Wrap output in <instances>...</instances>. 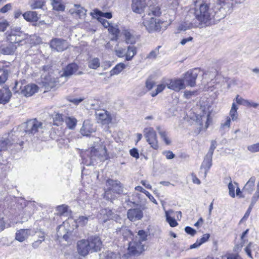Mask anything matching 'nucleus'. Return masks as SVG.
<instances>
[{"mask_svg":"<svg viewBox=\"0 0 259 259\" xmlns=\"http://www.w3.org/2000/svg\"><path fill=\"white\" fill-rule=\"evenodd\" d=\"M188 13L195 22H199V27L202 24L209 25L213 23L214 11L206 4H200L198 8L191 9Z\"/></svg>","mask_w":259,"mask_h":259,"instance_id":"f257e3e1","label":"nucleus"},{"mask_svg":"<svg viewBox=\"0 0 259 259\" xmlns=\"http://www.w3.org/2000/svg\"><path fill=\"white\" fill-rule=\"evenodd\" d=\"M147 239V235L143 230H140L137 236L132 241L128 243L127 254L122 256V258L128 259L129 255L139 254L144 250V246L142 242Z\"/></svg>","mask_w":259,"mask_h":259,"instance_id":"f03ea898","label":"nucleus"},{"mask_svg":"<svg viewBox=\"0 0 259 259\" xmlns=\"http://www.w3.org/2000/svg\"><path fill=\"white\" fill-rule=\"evenodd\" d=\"M107 189L104 192V197L107 200H112L115 198L114 194L122 192V186L121 183L117 180L108 179L106 182Z\"/></svg>","mask_w":259,"mask_h":259,"instance_id":"7ed1b4c3","label":"nucleus"},{"mask_svg":"<svg viewBox=\"0 0 259 259\" xmlns=\"http://www.w3.org/2000/svg\"><path fill=\"white\" fill-rule=\"evenodd\" d=\"M218 2L221 7L218 8L217 11L214 12V18L213 19V23L215 20H219L225 18L228 13H229L232 5L230 0H218Z\"/></svg>","mask_w":259,"mask_h":259,"instance_id":"20e7f679","label":"nucleus"},{"mask_svg":"<svg viewBox=\"0 0 259 259\" xmlns=\"http://www.w3.org/2000/svg\"><path fill=\"white\" fill-rule=\"evenodd\" d=\"M143 23L149 32H152L159 31L162 28L164 22L153 17H147L144 19Z\"/></svg>","mask_w":259,"mask_h":259,"instance_id":"39448f33","label":"nucleus"},{"mask_svg":"<svg viewBox=\"0 0 259 259\" xmlns=\"http://www.w3.org/2000/svg\"><path fill=\"white\" fill-rule=\"evenodd\" d=\"M23 126L26 134L32 135L38 132L40 129L43 128L42 123L36 119L28 120L23 124Z\"/></svg>","mask_w":259,"mask_h":259,"instance_id":"423d86ee","label":"nucleus"},{"mask_svg":"<svg viewBox=\"0 0 259 259\" xmlns=\"http://www.w3.org/2000/svg\"><path fill=\"white\" fill-rule=\"evenodd\" d=\"M90 153L92 163L97 160L104 161L107 158V149L104 146H100L98 148H96L95 147H92Z\"/></svg>","mask_w":259,"mask_h":259,"instance_id":"0eeeda50","label":"nucleus"},{"mask_svg":"<svg viewBox=\"0 0 259 259\" xmlns=\"http://www.w3.org/2000/svg\"><path fill=\"white\" fill-rule=\"evenodd\" d=\"M143 133L147 142L151 147L154 149H157L158 148V141L156 132L153 128L151 127L145 128Z\"/></svg>","mask_w":259,"mask_h":259,"instance_id":"6e6552de","label":"nucleus"},{"mask_svg":"<svg viewBox=\"0 0 259 259\" xmlns=\"http://www.w3.org/2000/svg\"><path fill=\"white\" fill-rule=\"evenodd\" d=\"M7 40L11 44H20L25 41L26 35L24 33L16 30H11L6 33Z\"/></svg>","mask_w":259,"mask_h":259,"instance_id":"1a4fd4ad","label":"nucleus"},{"mask_svg":"<svg viewBox=\"0 0 259 259\" xmlns=\"http://www.w3.org/2000/svg\"><path fill=\"white\" fill-rule=\"evenodd\" d=\"M165 83L168 89L176 92H179L186 87L184 80L180 78L166 79Z\"/></svg>","mask_w":259,"mask_h":259,"instance_id":"9d476101","label":"nucleus"},{"mask_svg":"<svg viewBox=\"0 0 259 259\" xmlns=\"http://www.w3.org/2000/svg\"><path fill=\"white\" fill-rule=\"evenodd\" d=\"M198 70L195 68L187 71L184 75V81L185 80L188 85L191 87L196 85V79L198 76Z\"/></svg>","mask_w":259,"mask_h":259,"instance_id":"9b49d317","label":"nucleus"},{"mask_svg":"<svg viewBox=\"0 0 259 259\" xmlns=\"http://www.w3.org/2000/svg\"><path fill=\"white\" fill-rule=\"evenodd\" d=\"M50 47L58 52H62L68 48V44L64 39L56 38L50 41Z\"/></svg>","mask_w":259,"mask_h":259,"instance_id":"f8f14e48","label":"nucleus"},{"mask_svg":"<svg viewBox=\"0 0 259 259\" xmlns=\"http://www.w3.org/2000/svg\"><path fill=\"white\" fill-rule=\"evenodd\" d=\"M199 27V22L194 21L191 16L188 13L185 18V21L178 26V29L180 31H185L192 27Z\"/></svg>","mask_w":259,"mask_h":259,"instance_id":"ddd939ff","label":"nucleus"},{"mask_svg":"<svg viewBox=\"0 0 259 259\" xmlns=\"http://www.w3.org/2000/svg\"><path fill=\"white\" fill-rule=\"evenodd\" d=\"M69 12L74 17L83 19L86 16L87 10L80 5L75 4Z\"/></svg>","mask_w":259,"mask_h":259,"instance_id":"4468645a","label":"nucleus"},{"mask_svg":"<svg viewBox=\"0 0 259 259\" xmlns=\"http://www.w3.org/2000/svg\"><path fill=\"white\" fill-rule=\"evenodd\" d=\"M98 121L102 124H108L111 122L112 118L110 113L105 110H98L96 112Z\"/></svg>","mask_w":259,"mask_h":259,"instance_id":"2eb2a0df","label":"nucleus"},{"mask_svg":"<svg viewBox=\"0 0 259 259\" xmlns=\"http://www.w3.org/2000/svg\"><path fill=\"white\" fill-rule=\"evenodd\" d=\"M32 233L31 229H20L17 230L15 234V239L20 242H23L26 240L29 236L32 235Z\"/></svg>","mask_w":259,"mask_h":259,"instance_id":"dca6fc26","label":"nucleus"},{"mask_svg":"<svg viewBox=\"0 0 259 259\" xmlns=\"http://www.w3.org/2000/svg\"><path fill=\"white\" fill-rule=\"evenodd\" d=\"M77 250L78 253L82 256H85L91 251L89 241L82 239L77 242Z\"/></svg>","mask_w":259,"mask_h":259,"instance_id":"f3484780","label":"nucleus"},{"mask_svg":"<svg viewBox=\"0 0 259 259\" xmlns=\"http://www.w3.org/2000/svg\"><path fill=\"white\" fill-rule=\"evenodd\" d=\"M87 240L89 241L91 252H97L100 250L102 243L99 237L92 236Z\"/></svg>","mask_w":259,"mask_h":259,"instance_id":"a211bd4d","label":"nucleus"},{"mask_svg":"<svg viewBox=\"0 0 259 259\" xmlns=\"http://www.w3.org/2000/svg\"><path fill=\"white\" fill-rule=\"evenodd\" d=\"M127 218L132 221L141 220L143 216L142 210L139 208L130 209L127 213Z\"/></svg>","mask_w":259,"mask_h":259,"instance_id":"6ab92c4d","label":"nucleus"},{"mask_svg":"<svg viewBox=\"0 0 259 259\" xmlns=\"http://www.w3.org/2000/svg\"><path fill=\"white\" fill-rule=\"evenodd\" d=\"M146 3L144 0H132V9L133 12L141 14L144 12Z\"/></svg>","mask_w":259,"mask_h":259,"instance_id":"aec40b11","label":"nucleus"},{"mask_svg":"<svg viewBox=\"0 0 259 259\" xmlns=\"http://www.w3.org/2000/svg\"><path fill=\"white\" fill-rule=\"evenodd\" d=\"M100 214L103 215V220L104 222H106L108 220L112 219L117 221L118 220L119 217L115 214L112 210L106 208L101 210Z\"/></svg>","mask_w":259,"mask_h":259,"instance_id":"412c9836","label":"nucleus"},{"mask_svg":"<svg viewBox=\"0 0 259 259\" xmlns=\"http://www.w3.org/2000/svg\"><path fill=\"white\" fill-rule=\"evenodd\" d=\"M78 66L75 63H71L64 68L60 74L61 77H69L78 70Z\"/></svg>","mask_w":259,"mask_h":259,"instance_id":"4be33fe9","label":"nucleus"},{"mask_svg":"<svg viewBox=\"0 0 259 259\" xmlns=\"http://www.w3.org/2000/svg\"><path fill=\"white\" fill-rule=\"evenodd\" d=\"M38 87L34 84H28L22 90V94L26 97H30L38 91Z\"/></svg>","mask_w":259,"mask_h":259,"instance_id":"5701e85b","label":"nucleus"},{"mask_svg":"<svg viewBox=\"0 0 259 259\" xmlns=\"http://www.w3.org/2000/svg\"><path fill=\"white\" fill-rule=\"evenodd\" d=\"M12 96L8 88H4L0 90V103L5 104L8 103Z\"/></svg>","mask_w":259,"mask_h":259,"instance_id":"b1692460","label":"nucleus"},{"mask_svg":"<svg viewBox=\"0 0 259 259\" xmlns=\"http://www.w3.org/2000/svg\"><path fill=\"white\" fill-rule=\"evenodd\" d=\"M67 223H63L62 225L59 226L57 228V235L59 237H62L65 240H67L68 238V234L70 232L69 230L66 228V225Z\"/></svg>","mask_w":259,"mask_h":259,"instance_id":"393cba45","label":"nucleus"},{"mask_svg":"<svg viewBox=\"0 0 259 259\" xmlns=\"http://www.w3.org/2000/svg\"><path fill=\"white\" fill-rule=\"evenodd\" d=\"M210 114L207 113L206 114H203L202 115H198L196 116V122L199 123L200 125L202 128L203 122H205V125L204 128L207 129L209 126Z\"/></svg>","mask_w":259,"mask_h":259,"instance_id":"a878e982","label":"nucleus"},{"mask_svg":"<svg viewBox=\"0 0 259 259\" xmlns=\"http://www.w3.org/2000/svg\"><path fill=\"white\" fill-rule=\"evenodd\" d=\"M23 18L28 22H37L39 16L35 11H27L23 14Z\"/></svg>","mask_w":259,"mask_h":259,"instance_id":"bb28decb","label":"nucleus"},{"mask_svg":"<svg viewBox=\"0 0 259 259\" xmlns=\"http://www.w3.org/2000/svg\"><path fill=\"white\" fill-rule=\"evenodd\" d=\"M126 44H134L136 42V37L128 30H124L122 32Z\"/></svg>","mask_w":259,"mask_h":259,"instance_id":"cd10ccee","label":"nucleus"},{"mask_svg":"<svg viewBox=\"0 0 259 259\" xmlns=\"http://www.w3.org/2000/svg\"><path fill=\"white\" fill-rule=\"evenodd\" d=\"M136 54L137 49L135 47L133 46H128L125 51V60H132Z\"/></svg>","mask_w":259,"mask_h":259,"instance_id":"c85d7f7f","label":"nucleus"},{"mask_svg":"<svg viewBox=\"0 0 259 259\" xmlns=\"http://www.w3.org/2000/svg\"><path fill=\"white\" fill-rule=\"evenodd\" d=\"M255 181V178L251 177L243 188V191L246 192L249 194H251L254 190V183Z\"/></svg>","mask_w":259,"mask_h":259,"instance_id":"c756f323","label":"nucleus"},{"mask_svg":"<svg viewBox=\"0 0 259 259\" xmlns=\"http://www.w3.org/2000/svg\"><path fill=\"white\" fill-rule=\"evenodd\" d=\"M117 233L119 235H122L123 238L126 240L132 238L133 236L132 232L126 227H122L117 229Z\"/></svg>","mask_w":259,"mask_h":259,"instance_id":"7c9ffc66","label":"nucleus"},{"mask_svg":"<svg viewBox=\"0 0 259 259\" xmlns=\"http://www.w3.org/2000/svg\"><path fill=\"white\" fill-rule=\"evenodd\" d=\"M212 155L206 154L201 166V168H204L205 173L209 170L212 165Z\"/></svg>","mask_w":259,"mask_h":259,"instance_id":"2f4dec72","label":"nucleus"},{"mask_svg":"<svg viewBox=\"0 0 259 259\" xmlns=\"http://www.w3.org/2000/svg\"><path fill=\"white\" fill-rule=\"evenodd\" d=\"M16 49V47L13 45L8 46H2L0 48V53L4 55L13 54Z\"/></svg>","mask_w":259,"mask_h":259,"instance_id":"473e14b6","label":"nucleus"},{"mask_svg":"<svg viewBox=\"0 0 259 259\" xmlns=\"http://www.w3.org/2000/svg\"><path fill=\"white\" fill-rule=\"evenodd\" d=\"M238 108L236 104L233 103L229 112V117L232 121H237L238 118Z\"/></svg>","mask_w":259,"mask_h":259,"instance_id":"72a5a7b5","label":"nucleus"},{"mask_svg":"<svg viewBox=\"0 0 259 259\" xmlns=\"http://www.w3.org/2000/svg\"><path fill=\"white\" fill-rule=\"evenodd\" d=\"M89 68L92 69H97L100 66V59L97 57L91 58L88 61Z\"/></svg>","mask_w":259,"mask_h":259,"instance_id":"f704fd0d","label":"nucleus"},{"mask_svg":"<svg viewBox=\"0 0 259 259\" xmlns=\"http://www.w3.org/2000/svg\"><path fill=\"white\" fill-rule=\"evenodd\" d=\"M126 65L123 63H120L117 64L111 71L110 75L118 74L124 69L125 68Z\"/></svg>","mask_w":259,"mask_h":259,"instance_id":"c9c22d12","label":"nucleus"},{"mask_svg":"<svg viewBox=\"0 0 259 259\" xmlns=\"http://www.w3.org/2000/svg\"><path fill=\"white\" fill-rule=\"evenodd\" d=\"M29 5L32 9L42 8L44 2L42 0H29Z\"/></svg>","mask_w":259,"mask_h":259,"instance_id":"e433bc0d","label":"nucleus"},{"mask_svg":"<svg viewBox=\"0 0 259 259\" xmlns=\"http://www.w3.org/2000/svg\"><path fill=\"white\" fill-rule=\"evenodd\" d=\"M52 5L55 10L63 11L65 9V6L62 4L61 0H53Z\"/></svg>","mask_w":259,"mask_h":259,"instance_id":"4c0bfd02","label":"nucleus"},{"mask_svg":"<svg viewBox=\"0 0 259 259\" xmlns=\"http://www.w3.org/2000/svg\"><path fill=\"white\" fill-rule=\"evenodd\" d=\"M161 14L160 8L158 5L157 6H150L149 7V12L148 15L150 16L152 14L155 16H159Z\"/></svg>","mask_w":259,"mask_h":259,"instance_id":"58836bf2","label":"nucleus"},{"mask_svg":"<svg viewBox=\"0 0 259 259\" xmlns=\"http://www.w3.org/2000/svg\"><path fill=\"white\" fill-rule=\"evenodd\" d=\"M166 87L165 83V80L163 81L161 84L157 85V88L155 91L151 93V96L153 97L157 96L159 93L162 92Z\"/></svg>","mask_w":259,"mask_h":259,"instance_id":"ea45409f","label":"nucleus"},{"mask_svg":"<svg viewBox=\"0 0 259 259\" xmlns=\"http://www.w3.org/2000/svg\"><path fill=\"white\" fill-rule=\"evenodd\" d=\"M9 72L7 69H0V85L4 83L8 79Z\"/></svg>","mask_w":259,"mask_h":259,"instance_id":"a19ab883","label":"nucleus"},{"mask_svg":"<svg viewBox=\"0 0 259 259\" xmlns=\"http://www.w3.org/2000/svg\"><path fill=\"white\" fill-rule=\"evenodd\" d=\"M93 132H94V130L91 129L90 125L84 122L80 130L81 133L84 136H88L90 133H91Z\"/></svg>","mask_w":259,"mask_h":259,"instance_id":"79ce46f5","label":"nucleus"},{"mask_svg":"<svg viewBox=\"0 0 259 259\" xmlns=\"http://www.w3.org/2000/svg\"><path fill=\"white\" fill-rule=\"evenodd\" d=\"M235 100L236 103L239 105H242L247 107H250V102L247 100L240 97L239 95H237L235 98Z\"/></svg>","mask_w":259,"mask_h":259,"instance_id":"37998d69","label":"nucleus"},{"mask_svg":"<svg viewBox=\"0 0 259 259\" xmlns=\"http://www.w3.org/2000/svg\"><path fill=\"white\" fill-rule=\"evenodd\" d=\"M89 221V217L85 216H80L76 220L75 222L76 226H84L87 224Z\"/></svg>","mask_w":259,"mask_h":259,"instance_id":"c03bdc74","label":"nucleus"},{"mask_svg":"<svg viewBox=\"0 0 259 259\" xmlns=\"http://www.w3.org/2000/svg\"><path fill=\"white\" fill-rule=\"evenodd\" d=\"M10 141L9 139H2L0 140V152L2 151L6 150L11 145Z\"/></svg>","mask_w":259,"mask_h":259,"instance_id":"a18cd8bd","label":"nucleus"},{"mask_svg":"<svg viewBox=\"0 0 259 259\" xmlns=\"http://www.w3.org/2000/svg\"><path fill=\"white\" fill-rule=\"evenodd\" d=\"M66 123L68 127L70 129H73L76 125L77 120L74 118L67 117L66 119Z\"/></svg>","mask_w":259,"mask_h":259,"instance_id":"49530a36","label":"nucleus"},{"mask_svg":"<svg viewBox=\"0 0 259 259\" xmlns=\"http://www.w3.org/2000/svg\"><path fill=\"white\" fill-rule=\"evenodd\" d=\"M108 31L110 33L114 36V38H117L119 33V30L117 25H111L108 28Z\"/></svg>","mask_w":259,"mask_h":259,"instance_id":"de8ad7c7","label":"nucleus"},{"mask_svg":"<svg viewBox=\"0 0 259 259\" xmlns=\"http://www.w3.org/2000/svg\"><path fill=\"white\" fill-rule=\"evenodd\" d=\"M29 42L33 45H38L42 42V39L36 35H32L30 36Z\"/></svg>","mask_w":259,"mask_h":259,"instance_id":"09e8293b","label":"nucleus"},{"mask_svg":"<svg viewBox=\"0 0 259 259\" xmlns=\"http://www.w3.org/2000/svg\"><path fill=\"white\" fill-rule=\"evenodd\" d=\"M165 217L166 219L167 222L169 223V225L172 227H174L178 225V223L176 220L174 219L173 218L171 217L169 215V212L166 211L165 212Z\"/></svg>","mask_w":259,"mask_h":259,"instance_id":"8fccbe9b","label":"nucleus"},{"mask_svg":"<svg viewBox=\"0 0 259 259\" xmlns=\"http://www.w3.org/2000/svg\"><path fill=\"white\" fill-rule=\"evenodd\" d=\"M94 12L97 16L104 17L108 19H110L112 17V14L110 12L104 13L97 9L95 10Z\"/></svg>","mask_w":259,"mask_h":259,"instance_id":"3c124183","label":"nucleus"},{"mask_svg":"<svg viewBox=\"0 0 259 259\" xmlns=\"http://www.w3.org/2000/svg\"><path fill=\"white\" fill-rule=\"evenodd\" d=\"M7 225V222L4 215L0 212V232L3 231Z\"/></svg>","mask_w":259,"mask_h":259,"instance_id":"603ef678","label":"nucleus"},{"mask_svg":"<svg viewBox=\"0 0 259 259\" xmlns=\"http://www.w3.org/2000/svg\"><path fill=\"white\" fill-rule=\"evenodd\" d=\"M39 239L36 241H34L32 243V246L34 249L38 248L41 244V243L45 240V236L43 234H42L41 236H39Z\"/></svg>","mask_w":259,"mask_h":259,"instance_id":"864d4df0","label":"nucleus"},{"mask_svg":"<svg viewBox=\"0 0 259 259\" xmlns=\"http://www.w3.org/2000/svg\"><path fill=\"white\" fill-rule=\"evenodd\" d=\"M247 150L251 153L259 152V143L249 145L247 147Z\"/></svg>","mask_w":259,"mask_h":259,"instance_id":"5fc2aeb1","label":"nucleus"},{"mask_svg":"<svg viewBox=\"0 0 259 259\" xmlns=\"http://www.w3.org/2000/svg\"><path fill=\"white\" fill-rule=\"evenodd\" d=\"M125 51L126 49L123 48H118L117 49H115V52L116 55L119 58H123L124 57H125Z\"/></svg>","mask_w":259,"mask_h":259,"instance_id":"6e6d98bb","label":"nucleus"},{"mask_svg":"<svg viewBox=\"0 0 259 259\" xmlns=\"http://www.w3.org/2000/svg\"><path fill=\"white\" fill-rule=\"evenodd\" d=\"M67 206L64 204L58 206L57 207V213L60 215H64L66 212H67Z\"/></svg>","mask_w":259,"mask_h":259,"instance_id":"4d7b16f0","label":"nucleus"},{"mask_svg":"<svg viewBox=\"0 0 259 259\" xmlns=\"http://www.w3.org/2000/svg\"><path fill=\"white\" fill-rule=\"evenodd\" d=\"M105 259H118V254L112 251H108L105 253Z\"/></svg>","mask_w":259,"mask_h":259,"instance_id":"13d9d810","label":"nucleus"},{"mask_svg":"<svg viewBox=\"0 0 259 259\" xmlns=\"http://www.w3.org/2000/svg\"><path fill=\"white\" fill-rule=\"evenodd\" d=\"M160 47L161 46H158L156 49H155V50L150 52L147 58L149 59L155 58L156 56L159 54V50Z\"/></svg>","mask_w":259,"mask_h":259,"instance_id":"bf43d9fd","label":"nucleus"},{"mask_svg":"<svg viewBox=\"0 0 259 259\" xmlns=\"http://www.w3.org/2000/svg\"><path fill=\"white\" fill-rule=\"evenodd\" d=\"M159 135L166 145H169L170 144V140L168 139L167 133L165 131L164 132H159Z\"/></svg>","mask_w":259,"mask_h":259,"instance_id":"052dcab7","label":"nucleus"},{"mask_svg":"<svg viewBox=\"0 0 259 259\" xmlns=\"http://www.w3.org/2000/svg\"><path fill=\"white\" fill-rule=\"evenodd\" d=\"M8 22L5 19H0V31H5L9 26Z\"/></svg>","mask_w":259,"mask_h":259,"instance_id":"680f3d73","label":"nucleus"},{"mask_svg":"<svg viewBox=\"0 0 259 259\" xmlns=\"http://www.w3.org/2000/svg\"><path fill=\"white\" fill-rule=\"evenodd\" d=\"M55 124L59 125L63 121V118L62 115L59 113H56L54 117Z\"/></svg>","mask_w":259,"mask_h":259,"instance_id":"e2e57ef3","label":"nucleus"},{"mask_svg":"<svg viewBox=\"0 0 259 259\" xmlns=\"http://www.w3.org/2000/svg\"><path fill=\"white\" fill-rule=\"evenodd\" d=\"M259 198V184L257 185V188L255 193L252 198L251 204H254Z\"/></svg>","mask_w":259,"mask_h":259,"instance_id":"0e129e2a","label":"nucleus"},{"mask_svg":"<svg viewBox=\"0 0 259 259\" xmlns=\"http://www.w3.org/2000/svg\"><path fill=\"white\" fill-rule=\"evenodd\" d=\"M228 189H229V195L231 197H234L235 196V186L232 183H229V185H228Z\"/></svg>","mask_w":259,"mask_h":259,"instance_id":"69168bd1","label":"nucleus"},{"mask_svg":"<svg viewBox=\"0 0 259 259\" xmlns=\"http://www.w3.org/2000/svg\"><path fill=\"white\" fill-rule=\"evenodd\" d=\"M223 257L226 259H242L238 254L233 253L226 254Z\"/></svg>","mask_w":259,"mask_h":259,"instance_id":"338daca9","label":"nucleus"},{"mask_svg":"<svg viewBox=\"0 0 259 259\" xmlns=\"http://www.w3.org/2000/svg\"><path fill=\"white\" fill-rule=\"evenodd\" d=\"M162 153L167 159H172L175 157V155L170 151H165Z\"/></svg>","mask_w":259,"mask_h":259,"instance_id":"774afa93","label":"nucleus"}]
</instances>
